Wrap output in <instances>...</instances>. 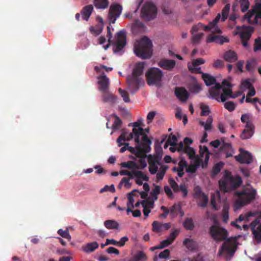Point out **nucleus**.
Segmentation results:
<instances>
[{
	"label": "nucleus",
	"mask_w": 261,
	"mask_h": 261,
	"mask_svg": "<svg viewBox=\"0 0 261 261\" xmlns=\"http://www.w3.org/2000/svg\"><path fill=\"white\" fill-rule=\"evenodd\" d=\"M146 259L145 253L143 251H139L130 259V261H145Z\"/></svg>",
	"instance_id": "36"
},
{
	"label": "nucleus",
	"mask_w": 261,
	"mask_h": 261,
	"mask_svg": "<svg viewBox=\"0 0 261 261\" xmlns=\"http://www.w3.org/2000/svg\"><path fill=\"white\" fill-rule=\"evenodd\" d=\"M161 188L159 186H155L154 188L152 190L150 193L151 195L152 196L154 200H157L158 195L160 192Z\"/></svg>",
	"instance_id": "64"
},
{
	"label": "nucleus",
	"mask_w": 261,
	"mask_h": 261,
	"mask_svg": "<svg viewBox=\"0 0 261 261\" xmlns=\"http://www.w3.org/2000/svg\"><path fill=\"white\" fill-rule=\"evenodd\" d=\"M127 133L126 132H122L121 135L117 138V142L118 144V146H121L122 145H124L123 147L120 148V152L121 153L124 152L125 151L127 150V147L129 145L128 143H122V141H126V136Z\"/></svg>",
	"instance_id": "25"
},
{
	"label": "nucleus",
	"mask_w": 261,
	"mask_h": 261,
	"mask_svg": "<svg viewBox=\"0 0 261 261\" xmlns=\"http://www.w3.org/2000/svg\"><path fill=\"white\" fill-rule=\"evenodd\" d=\"M98 89L101 92L108 90L109 86V79L103 73L102 75L98 77Z\"/></svg>",
	"instance_id": "24"
},
{
	"label": "nucleus",
	"mask_w": 261,
	"mask_h": 261,
	"mask_svg": "<svg viewBox=\"0 0 261 261\" xmlns=\"http://www.w3.org/2000/svg\"><path fill=\"white\" fill-rule=\"evenodd\" d=\"M175 95L181 102H186L189 97V93L185 88L176 87L175 89Z\"/></svg>",
	"instance_id": "16"
},
{
	"label": "nucleus",
	"mask_w": 261,
	"mask_h": 261,
	"mask_svg": "<svg viewBox=\"0 0 261 261\" xmlns=\"http://www.w3.org/2000/svg\"><path fill=\"white\" fill-rule=\"evenodd\" d=\"M241 120L243 123H246V125L250 123V124H253L250 119V115L248 114H243L241 117Z\"/></svg>",
	"instance_id": "62"
},
{
	"label": "nucleus",
	"mask_w": 261,
	"mask_h": 261,
	"mask_svg": "<svg viewBox=\"0 0 261 261\" xmlns=\"http://www.w3.org/2000/svg\"><path fill=\"white\" fill-rule=\"evenodd\" d=\"M94 5L97 9H105L109 5L108 0H94Z\"/></svg>",
	"instance_id": "39"
},
{
	"label": "nucleus",
	"mask_w": 261,
	"mask_h": 261,
	"mask_svg": "<svg viewBox=\"0 0 261 261\" xmlns=\"http://www.w3.org/2000/svg\"><path fill=\"white\" fill-rule=\"evenodd\" d=\"M136 193H139V191L135 189L128 194V202L127 203V206H131L132 208L134 207V199L133 196L136 195Z\"/></svg>",
	"instance_id": "42"
},
{
	"label": "nucleus",
	"mask_w": 261,
	"mask_h": 261,
	"mask_svg": "<svg viewBox=\"0 0 261 261\" xmlns=\"http://www.w3.org/2000/svg\"><path fill=\"white\" fill-rule=\"evenodd\" d=\"M255 127L253 124L250 123L245 125V129L243 130L241 134V138L243 140L250 138L254 133Z\"/></svg>",
	"instance_id": "23"
},
{
	"label": "nucleus",
	"mask_w": 261,
	"mask_h": 261,
	"mask_svg": "<svg viewBox=\"0 0 261 261\" xmlns=\"http://www.w3.org/2000/svg\"><path fill=\"white\" fill-rule=\"evenodd\" d=\"M180 159L178 164V167H176L178 170H182L184 171L185 168H187L188 166V163L185 160V159L184 156H180Z\"/></svg>",
	"instance_id": "48"
},
{
	"label": "nucleus",
	"mask_w": 261,
	"mask_h": 261,
	"mask_svg": "<svg viewBox=\"0 0 261 261\" xmlns=\"http://www.w3.org/2000/svg\"><path fill=\"white\" fill-rule=\"evenodd\" d=\"M222 218L224 222L227 223L229 219V206L224 204L222 210Z\"/></svg>",
	"instance_id": "47"
},
{
	"label": "nucleus",
	"mask_w": 261,
	"mask_h": 261,
	"mask_svg": "<svg viewBox=\"0 0 261 261\" xmlns=\"http://www.w3.org/2000/svg\"><path fill=\"white\" fill-rule=\"evenodd\" d=\"M160 159L154 158L151 155L148 156V163H149V171L151 174H155L156 173L158 170V165H160Z\"/></svg>",
	"instance_id": "15"
},
{
	"label": "nucleus",
	"mask_w": 261,
	"mask_h": 261,
	"mask_svg": "<svg viewBox=\"0 0 261 261\" xmlns=\"http://www.w3.org/2000/svg\"><path fill=\"white\" fill-rule=\"evenodd\" d=\"M192 42L193 44H198L200 42L202 36L204 35L203 33L192 35Z\"/></svg>",
	"instance_id": "60"
},
{
	"label": "nucleus",
	"mask_w": 261,
	"mask_h": 261,
	"mask_svg": "<svg viewBox=\"0 0 261 261\" xmlns=\"http://www.w3.org/2000/svg\"><path fill=\"white\" fill-rule=\"evenodd\" d=\"M152 44L146 36L143 37L135 45L134 51L137 56L142 59H149L152 55Z\"/></svg>",
	"instance_id": "4"
},
{
	"label": "nucleus",
	"mask_w": 261,
	"mask_h": 261,
	"mask_svg": "<svg viewBox=\"0 0 261 261\" xmlns=\"http://www.w3.org/2000/svg\"><path fill=\"white\" fill-rule=\"evenodd\" d=\"M222 89V86L219 83H216L214 87H211L208 91L210 97L212 98L217 100L218 102L220 100V91Z\"/></svg>",
	"instance_id": "18"
},
{
	"label": "nucleus",
	"mask_w": 261,
	"mask_h": 261,
	"mask_svg": "<svg viewBox=\"0 0 261 261\" xmlns=\"http://www.w3.org/2000/svg\"><path fill=\"white\" fill-rule=\"evenodd\" d=\"M120 174L121 175H127L129 176V178L131 179H134L135 177H142V171L137 170H133L131 171L121 170L120 171Z\"/></svg>",
	"instance_id": "28"
},
{
	"label": "nucleus",
	"mask_w": 261,
	"mask_h": 261,
	"mask_svg": "<svg viewBox=\"0 0 261 261\" xmlns=\"http://www.w3.org/2000/svg\"><path fill=\"white\" fill-rule=\"evenodd\" d=\"M115 119L114 122L112 125V129H118L121 126L122 122L120 118L115 114H113L111 115Z\"/></svg>",
	"instance_id": "44"
},
{
	"label": "nucleus",
	"mask_w": 261,
	"mask_h": 261,
	"mask_svg": "<svg viewBox=\"0 0 261 261\" xmlns=\"http://www.w3.org/2000/svg\"><path fill=\"white\" fill-rule=\"evenodd\" d=\"M192 160V164L193 166H194L197 169L200 166H202V164L204 163L203 162L202 158L200 156H198V155H195V157H194Z\"/></svg>",
	"instance_id": "46"
},
{
	"label": "nucleus",
	"mask_w": 261,
	"mask_h": 261,
	"mask_svg": "<svg viewBox=\"0 0 261 261\" xmlns=\"http://www.w3.org/2000/svg\"><path fill=\"white\" fill-rule=\"evenodd\" d=\"M242 182L239 176H233L231 173L225 171L223 178L219 181L220 190L223 192H229L240 187Z\"/></svg>",
	"instance_id": "3"
},
{
	"label": "nucleus",
	"mask_w": 261,
	"mask_h": 261,
	"mask_svg": "<svg viewBox=\"0 0 261 261\" xmlns=\"http://www.w3.org/2000/svg\"><path fill=\"white\" fill-rule=\"evenodd\" d=\"M144 65L145 63L144 62L137 63L133 69L132 75L136 77H140L143 73Z\"/></svg>",
	"instance_id": "27"
},
{
	"label": "nucleus",
	"mask_w": 261,
	"mask_h": 261,
	"mask_svg": "<svg viewBox=\"0 0 261 261\" xmlns=\"http://www.w3.org/2000/svg\"><path fill=\"white\" fill-rule=\"evenodd\" d=\"M194 196L196 199H200L202 195L205 194L201 191V188L199 186H196L194 189Z\"/></svg>",
	"instance_id": "61"
},
{
	"label": "nucleus",
	"mask_w": 261,
	"mask_h": 261,
	"mask_svg": "<svg viewBox=\"0 0 261 261\" xmlns=\"http://www.w3.org/2000/svg\"><path fill=\"white\" fill-rule=\"evenodd\" d=\"M235 195L238 197V198L235 201L234 206L236 209H239L255 199L256 190L250 185L248 184L243 187L241 191H236Z\"/></svg>",
	"instance_id": "2"
},
{
	"label": "nucleus",
	"mask_w": 261,
	"mask_h": 261,
	"mask_svg": "<svg viewBox=\"0 0 261 261\" xmlns=\"http://www.w3.org/2000/svg\"><path fill=\"white\" fill-rule=\"evenodd\" d=\"M102 31V26L99 25L95 27H91L90 28V32L95 36L99 35Z\"/></svg>",
	"instance_id": "53"
},
{
	"label": "nucleus",
	"mask_w": 261,
	"mask_h": 261,
	"mask_svg": "<svg viewBox=\"0 0 261 261\" xmlns=\"http://www.w3.org/2000/svg\"><path fill=\"white\" fill-rule=\"evenodd\" d=\"M199 199L201 201V202L198 203V205L199 206L203 208L207 206L208 199L207 196L205 194L202 195Z\"/></svg>",
	"instance_id": "54"
},
{
	"label": "nucleus",
	"mask_w": 261,
	"mask_h": 261,
	"mask_svg": "<svg viewBox=\"0 0 261 261\" xmlns=\"http://www.w3.org/2000/svg\"><path fill=\"white\" fill-rule=\"evenodd\" d=\"M236 105L234 102L229 101L224 103V108L229 112H232L236 109Z\"/></svg>",
	"instance_id": "57"
},
{
	"label": "nucleus",
	"mask_w": 261,
	"mask_h": 261,
	"mask_svg": "<svg viewBox=\"0 0 261 261\" xmlns=\"http://www.w3.org/2000/svg\"><path fill=\"white\" fill-rule=\"evenodd\" d=\"M169 184L174 192L177 193L179 191V186L173 178H171L169 179Z\"/></svg>",
	"instance_id": "58"
},
{
	"label": "nucleus",
	"mask_w": 261,
	"mask_h": 261,
	"mask_svg": "<svg viewBox=\"0 0 261 261\" xmlns=\"http://www.w3.org/2000/svg\"><path fill=\"white\" fill-rule=\"evenodd\" d=\"M202 78L207 86H210L216 83V79L207 73H202Z\"/></svg>",
	"instance_id": "34"
},
{
	"label": "nucleus",
	"mask_w": 261,
	"mask_h": 261,
	"mask_svg": "<svg viewBox=\"0 0 261 261\" xmlns=\"http://www.w3.org/2000/svg\"><path fill=\"white\" fill-rule=\"evenodd\" d=\"M133 132L135 136V141L138 145L135 148L128 145L127 150L135 154L137 157H144L145 153L149 152L151 150V141L144 134L143 128H133Z\"/></svg>",
	"instance_id": "1"
},
{
	"label": "nucleus",
	"mask_w": 261,
	"mask_h": 261,
	"mask_svg": "<svg viewBox=\"0 0 261 261\" xmlns=\"http://www.w3.org/2000/svg\"><path fill=\"white\" fill-rule=\"evenodd\" d=\"M254 29L251 27H248L246 29L240 33L241 40H249L251 36Z\"/></svg>",
	"instance_id": "33"
},
{
	"label": "nucleus",
	"mask_w": 261,
	"mask_h": 261,
	"mask_svg": "<svg viewBox=\"0 0 261 261\" xmlns=\"http://www.w3.org/2000/svg\"><path fill=\"white\" fill-rule=\"evenodd\" d=\"M241 4V9L243 12H246L249 8V2L248 0H239Z\"/></svg>",
	"instance_id": "56"
},
{
	"label": "nucleus",
	"mask_w": 261,
	"mask_h": 261,
	"mask_svg": "<svg viewBox=\"0 0 261 261\" xmlns=\"http://www.w3.org/2000/svg\"><path fill=\"white\" fill-rule=\"evenodd\" d=\"M93 10V6L89 5L85 6L81 11V15L83 19L88 21Z\"/></svg>",
	"instance_id": "26"
},
{
	"label": "nucleus",
	"mask_w": 261,
	"mask_h": 261,
	"mask_svg": "<svg viewBox=\"0 0 261 261\" xmlns=\"http://www.w3.org/2000/svg\"><path fill=\"white\" fill-rule=\"evenodd\" d=\"M236 249L231 244L229 239H227L222 245L218 252L219 255H221L223 252H226L230 257H231L234 252Z\"/></svg>",
	"instance_id": "13"
},
{
	"label": "nucleus",
	"mask_w": 261,
	"mask_h": 261,
	"mask_svg": "<svg viewBox=\"0 0 261 261\" xmlns=\"http://www.w3.org/2000/svg\"><path fill=\"white\" fill-rule=\"evenodd\" d=\"M199 154L200 157L203 158L204 156V163L202 164V168H206L210 154L208 148L205 146H203V147L200 146Z\"/></svg>",
	"instance_id": "21"
},
{
	"label": "nucleus",
	"mask_w": 261,
	"mask_h": 261,
	"mask_svg": "<svg viewBox=\"0 0 261 261\" xmlns=\"http://www.w3.org/2000/svg\"><path fill=\"white\" fill-rule=\"evenodd\" d=\"M105 226L109 229H117L119 228L118 223L114 220H108L104 222Z\"/></svg>",
	"instance_id": "35"
},
{
	"label": "nucleus",
	"mask_w": 261,
	"mask_h": 261,
	"mask_svg": "<svg viewBox=\"0 0 261 261\" xmlns=\"http://www.w3.org/2000/svg\"><path fill=\"white\" fill-rule=\"evenodd\" d=\"M121 166L123 168H127L128 169H140V167L137 164L132 161L127 162L121 163Z\"/></svg>",
	"instance_id": "43"
},
{
	"label": "nucleus",
	"mask_w": 261,
	"mask_h": 261,
	"mask_svg": "<svg viewBox=\"0 0 261 261\" xmlns=\"http://www.w3.org/2000/svg\"><path fill=\"white\" fill-rule=\"evenodd\" d=\"M230 8V4H226L222 11V21H224L228 17Z\"/></svg>",
	"instance_id": "49"
},
{
	"label": "nucleus",
	"mask_w": 261,
	"mask_h": 261,
	"mask_svg": "<svg viewBox=\"0 0 261 261\" xmlns=\"http://www.w3.org/2000/svg\"><path fill=\"white\" fill-rule=\"evenodd\" d=\"M220 150L226 153V157L229 158L232 156V148L230 143L223 142Z\"/></svg>",
	"instance_id": "31"
},
{
	"label": "nucleus",
	"mask_w": 261,
	"mask_h": 261,
	"mask_svg": "<svg viewBox=\"0 0 261 261\" xmlns=\"http://www.w3.org/2000/svg\"><path fill=\"white\" fill-rule=\"evenodd\" d=\"M223 58L226 61L228 62H233L238 60L237 54L231 50L226 51L224 54Z\"/></svg>",
	"instance_id": "30"
},
{
	"label": "nucleus",
	"mask_w": 261,
	"mask_h": 261,
	"mask_svg": "<svg viewBox=\"0 0 261 261\" xmlns=\"http://www.w3.org/2000/svg\"><path fill=\"white\" fill-rule=\"evenodd\" d=\"M189 90L192 93H198L201 90V85L195 82L189 85Z\"/></svg>",
	"instance_id": "41"
},
{
	"label": "nucleus",
	"mask_w": 261,
	"mask_h": 261,
	"mask_svg": "<svg viewBox=\"0 0 261 261\" xmlns=\"http://www.w3.org/2000/svg\"><path fill=\"white\" fill-rule=\"evenodd\" d=\"M252 87V85L250 81V79H246L242 81L241 85V88L245 90L249 89Z\"/></svg>",
	"instance_id": "63"
},
{
	"label": "nucleus",
	"mask_w": 261,
	"mask_h": 261,
	"mask_svg": "<svg viewBox=\"0 0 261 261\" xmlns=\"http://www.w3.org/2000/svg\"><path fill=\"white\" fill-rule=\"evenodd\" d=\"M141 80V77H136L132 75L127 77V83L129 89L131 90V93H135L138 90Z\"/></svg>",
	"instance_id": "12"
},
{
	"label": "nucleus",
	"mask_w": 261,
	"mask_h": 261,
	"mask_svg": "<svg viewBox=\"0 0 261 261\" xmlns=\"http://www.w3.org/2000/svg\"><path fill=\"white\" fill-rule=\"evenodd\" d=\"M224 165V164L222 163V162H219L218 163H217L213 167V171H212V172H213V174L214 175H216L217 174H218L221 168L223 167Z\"/></svg>",
	"instance_id": "55"
},
{
	"label": "nucleus",
	"mask_w": 261,
	"mask_h": 261,
	"mask_svg": "<svg viewBox=\"0 0 261 261\" xmlns=\"http://www.w3.org/2000/svg\"><path fill=\"white\" fill-rule=\"evenodd\" d=\"M213 119L212 116H209L206 122H204L202 121H200L199 123V124L204 127V130L205 131H210L212 129V124L213 122Z\"/></svg>",
	"instance_id": "38"
},
{
	"label": "nucleus",
	"mask_w": 261,
	"mask_h": 261,
	"mask_svg": "<svg viewBox=\"0 0 261 261\" xmlns=\"http://www.w3.org/2000/svg\"><path fill=\"white\" fill-rule=\"evenodd\" d=\"M126 45V36L124 32L121 31L117 33L116 41L115 43L114 51L119 52L122 50Z\"/></svg>",
	"instance_id": "11"
},
{
	"label": "nucleus",
	"mask_w": 261,
	"mask_h": 261,
	"mask_svg": "<svg viewBox=\"0 0 261 261\" xmlns=\"http://www.w3.org/2000/svg\"><path fill=\"white\" fill-rule=\"evenodd\" d=\"M58 233L62 237L68 239L69 241L71 239V237L69 233L68 228H66V230L60 229L58 230Z\"/></svg>",
	"instance_id": "50"
},
{
	"label": "nucleus",
	"mask_w": 261,
	"mask_h": 261,
	"mask_svg": "<svg viewBox=\"0 0 261 261\" xmlns=\"http://www.w3.org/2000/svg\"><path fill=\"white\" fill-rule=\"evenodd\" d=\"M183 226L187 230H193L195 227V225L193 219L191 218H187L183 223Z\"/></svg>",
	"instance_id": "40"
},
{
	"label": "nucleus",
	"mask_w": 261,
	"mask_h": 261,
	"mask_svg": "<svg viewBox=\"0 0 261 261\" xmlns=\"http://www.w3.org/2000/svg\"><path fill=\"white\" fill-rule=\"evenodd\" d=\"M229 41V39L226 37L212 35H208L206 39L207 42H215L220 45H222L225 42H228Z\"/></svg>",
	"instance_id": "20"
},
{
	"label": "nucleus",
	"mask_w": 261,
	"mask_h": 261,
	"mask_svg": "<svg viewBox=\"0 0 261 261\" xmlns=\"http://www.w3.org/2000/svg\"><path fill=\"white\" fill-rule=\"evenodd\" d=\"M157 9L152 3H145L141 12V17L146 21L153 19L156 16Z\"/></svg>",
	"instance_id": "6"
},
{
	"label": "nucleus",
	"mask_w": 261,
	"mask_h": 261,
	"mask_svg": "<svg viewBox=\"0 0 261 261\" xmlns=\"http://www.w3.org/2000/svg\"><path fill=\"white\" fill-rule=\"evenodd\" d=\"M163 76L162 71L158 68H149L146 73V82L148 85L160 87Z\"/></svg>",
	"instance_id": "5"
},
{
	"label": "nucleus",
	"mask_w": 261,
	"mask_h": 261,
	"mask_svg": "<svg viewBox=\"0 0 261 261\" xmlns=\"http://www.w3.org/2000/svg\"><path fill=\"white\" fill-rule=\"evenodd\" d=\"M240 154L235 156L236 160L241 164H250L253 161L251 154L248 151L240 148Z\"/></svg>",
	"instance_id": "10"
},
{
	"label": "nucleus",
	"mask_w": 261,
	"mask_h": 261,
	"mask_svg": "<svg viewBox=\"0 0 261 261\" xmlns=\"http://www.w3.org/2000/svg\"><path fill=\"white\" fill-rule=\"evenodd\" d=\"M152 231L155 232H160L163 231L162 225L158 221H154L152 224Z\"/></svg>",
	"instance_id": "51"
},
{
	"label": "nucleus",
	"mask_w": 261,
	"mask_h": 261,
	"mask_svg": "<svg viewBox=\"0 0 261 261\" xmlns=\"http://www.w3.org/2000/svg\"><path fill=\"white\" fill-rule=\"evenodd\" d=\"M158 65L163 69L172 71L175 67L176 62L174 60L163 58L159 61Z\"/></svg>",
	"instance_id": "14"
},
{
	"label": "nucleus",
	"mask_w": 261,
	"mask_h": 261,
	"mask_svg": "<svg viewBox=\"0 0 261 261\" xmlns=\"http://www.w3.org/2000/svg\"><path fill=\"white\" fill-rule=\"evenodd\" d=\"M155 200L154 199L152 200H143L141 201V205L142 206L146 207V208L150 209L153 208L154 207V202Z\"/></svg>",
	"instance_id": "52"
},
{
	"label": "nucleus",
	"mask_w": 261,
	"mask_h": 261,
	"mask_svg": "<svg viewBox=\"0 0 261 261\" xmlns=\"http://www.w3.org/2000/svg\"><path fill=\"white\" fill-rule=\"evenodd\" d=\"M122 11V7L119 4H113L111 5L108 14L110 22L114 23L119 17Z\"/></svg>",
	"instance_id": "8"
},
{
	"label": "nucleus",
	"mask_w": 261,
	"mask_h": 261,
	"mask_svg": "<svg viewBox=\"0 0 261 261\" xmlns=\"http://www.w3.org/2000/svg\"><path fill=\"white\" fill-rule=\"evenodd\" d=\"M101 98L103 102L109 103L111 105H114L116 102L117 97L110 92L109 90L102 92Z\"/></svg>",
	"instance_id": "19"
},
{
	"label": "nucleus",
	"mask_w": 261,
	"mask_h": 261,
	"mask_svg": "<svg viewBox=\"0 0 261 261\" xmlns=\"http://www.w3.org/2000/svg\"><path fill=\"white\" fill-rule=\"evenodd\" d=\"M259 222V221L258 220L255 219L252 221L250 224L252 233L257 243H259L261 241V223L258 225L256 229H255V228Z\"/></svg>",
	"instance_id": "17"
},
{
	"label": "nucleus",
	"mask_w": 261,
	"mask_h": 261,
	"mask_svg": "<svg viewBox=\"0 0 261 261\" xmlns=\"http://www.w3.org/2000/svg\"><path fill=\"white\" fill-rule=\"evenodd\" d=\"M255 215L256 214L255 213H252L251 212H249L245 215L241 214L236 221L231 222V224L232 226H234L236 228L241 229V227L240 225L237 224V222H240L243 221L245 222H248L249 221L250 217L255 216Z\"/></svg>",
	"instance_id": "22"
},
{
	"label": "nucleus",
	"mask_w": 261,
	"mask_h": 261,
	"mask_svg": "<svg viewBox=\"0 0 261 261\" xmlns=\"http://www.w3.org/2000/svg\"><path fill=\"white\" fill-rule=\"evenodd\" d=\"M223 93L220 95V100L222 102H225L226 99V96L230 98H235L237 97L238 95H233L232 89L231 88H223Z\"/></svg>",
	"instance_id": "29"
},
{
	"label": "nucleus",
	"mask_w": 261,
	"mask_h": 261,
	"mask_svg": "<svg viewBox=\"0 0 261 261\" xmlns=\"http://www.w3.org/2000/svg\"><path fill=\"white\" fill-rule=\"evenodd\" d=\"M118 91L121 97L123 98V100L125 102H128L130 101L128 94L126 91L122 89L121 88H119L118 89Z\"/></svg>",
	"instance_id": "59"
},
{
	"label": "nucleus",
	"mask_w": 261,
	"mask_h": 261,
	"mask_svg": "<svg viewBox=\"0 0 261 261\" xmlns=\"http://www.w3.org/2000/svg\"><path fill=\"white\" fill-rule=\"evenodd\" d=\"M168 168V167L166 165L161 166L159 172L156 173V179L158 181L163 179Z\"/></svg>",
	"instance_id": "45"
},
{
	"label": "nucleus",
	"mask_w": 261,
	"mask_h": 261,
	"mask_svg": "<svg viewBox=\"0 0 261 261\" xmlns=\"http://www.w3.org/2000/svg\"><path fill=\"white\" fill-rule=\"evenodd\" d=\"M183 245L191 251H193L196 248V243L192 239L186 238L183 241Z\"/></svg>",
	"instance_id": "37"
},
{
	"label": "nucleus",
	"mask_w": 261,
	"mask_h": 261,
	"mask_svg": "<svg viewBox=\"0 0 261 261\" xmlns=\"http://www.w3.org/2000/svg\"><path fill=\"white\" fill-rule=\"evenodd\" d=\"M176 146L177 151L180 153V156H182L183 154H187L190 159L195 157V151L193 148L185 145L182 142L176 144Z\"/></svg>",
	"instance_id": "9"
},
{
	"label": "nucleus",
	"mask_w": 261,
	"mask_h": 261,
	"mask_svg": "<svg viewBox=\"0 0 261 261\" xmlns=\"http://www.w3.org/2000/svg\"><path fill=\"white\" fill-rule=\"evenodd\" d=\"M210 234L216 242L225 240L227 237V231L217 225H213L210 228Z\"/></svg>",
	"instance_id": "7"
},
{
	"label": "nucleus",
	"mask_w": 261,
	"mask_h": 261,
	"mask_svg": "<svg viewBox=\"0 0 261 261\" xmlns=\"http://www.w3.org/2000/svg\"><path fill=\"white\" fill-rule=\"evenodd\" d=\"M98 247V244L96 242L87 243L82 247V250L85 252H92Z\"/></svg>",
	"instance_id": "32"
}]
</instances>
